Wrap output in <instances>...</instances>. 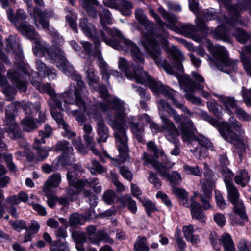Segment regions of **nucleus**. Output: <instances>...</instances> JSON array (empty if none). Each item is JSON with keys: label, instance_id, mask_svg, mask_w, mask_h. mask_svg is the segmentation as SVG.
I'll return each instance as SVG.
<instances>
[{"label": "nucleus", "instance_id": "obj_1", "mask_svg": "<svg viewBox=\"0 0 251 251\" xmlns=\"http://www.w3.org/2000/svg\"><path fill=\"white\" fill-rule=\"evenodd\" d=\"M99 92L100 96L106 100V103L99 102L101 110L107 114L111 109L114 111L117 120L111 121L110 124L115 130L114 136L119 153L115 160L119 163L123 162L128 157L127 137L124 126L125 124L124 118L128 110L127 105L117 97L110 96L107 88L103 85L100 86Z\"/></svg>", "mask_w": 251, "mask_h": 251}, {"label": "nucleus", "instance_id": "obj_2", "mask_svg": "<svg viewBox=\"0 0 251 251\" xmlns=\"http://www.w3.org/2000/svg\"><path fill=\"white\" fill-rule=\"evenodd\" d=\"M136 19L144 27L146 31L144 32V39L142 41L149 56L152 58L157 66H161L169 74L173 75L174 71L172 66L165 60L161 58V51L157 39L164 46L168 45V41L162 36L154 34V25L149 21L143 10L137 9L135 11Z\"/></svg>", "mask_w": 251, "mask_h": 251}, {"label": "nucleus", "instance_id": "obj_3", "mask_svg": "<svg viewBox=\"0 0 251 251\" xmlns=\"http://www.w3.org/2000/svg\"><path fill=\"white\" fill-rule=\"evenodd\" d=\"M32 84L40 92L46 93L52 97L49 101V104L51 108V114L53 118L57 123L59 126L64 129L65 131L64 136L68 138L75 137L76 135L75 133L72 131L70 126L64 121L60 112L61 110H68L67 106H66L65 105H64V107H62L61 100L63 101L65 104H74L75 103L73 93L75 89V85L71 84L69 90L56 95L54 89L49 83L44 84L39 81H33Z\"/></svg>", "mask_w": 251, "mask_h": 251}, {"label": "nucleus", "instance_id": "obj_4", "mask_svg": "<svg viewBox=\"0 0 251 251\" xmlns=\"http://www.w3.org/2000/svg\"><path fill=\"white\" fill-rule=\"evenodd\" d=\"M100 24L103 30L112 37L110 39L106 38L104 31H101L100 36L104 43L107 45L116 50H127L131 49L132 55L135 60H139L143 62L141 54L136 45L131 40L126 38L121 32L117 29H110L106 25L112 24V15L108 9L102 8L100 11Z\"/></svg>", "mask_w": 251, "mask_h": 251}, {"label": "nucleus", "instance_id": "obj_5", "mask_svg": "<svg viewBox=\"0 0 251 251\" xmlns=\"http://www.w3.org/2000/svg\"><path fill=\"white\" fill-rule=\"evenodd\" d=\"M246 7L243 4H237L232 5L228 7L229 13L230 14L231 19H228L226 16H222V20L219 18V17L216 16L215 11L213 9L204 10L201 13H199V8L196 11L193 12L196 15L195 23L197 27L200 30L206 31L207 27L206 26L205 22L217 18V21H222L224 23H226L230 25H234L237 23L241 24V21L239 20L240 13L243 10H245Z\"/></svg>", "mask_w": 251, "mask_h": 251}, {"label": "nucleus", "instance_id": "obj_6", "mask_svg": "<svg viewBox=\"0 0 251 251\" xmlns=\"http://www.w3.org/2000/svg\"><path fill=\"white\" fill-rule=\"evenodd\" d=\"M18 30L26 38L35 40L33 45V51L36 55L43 54L46 58L50 60L51 62L56 61V58H54L57 48H49L47 42L41 41L39 39V35L35 31L33 26L30 25L27 22H23L20 24H16L15 26Z\"/></svg>", "mask_w": 251, "mask_h": 251}, {"label": "nucleus", "instance_id": "obj_7", "mask_svg": "<svg viewBox=\"0 0 251 251\" xmlns=\"http://www.w3.org/2000/svg\"><path fill=\"white\" fill-rule=\"evenodd\" d=\"M143 59V62L139 60H135L132 55L131 49L127 50H124L127 52L130 51L131 55L135 62L133 66L128 64V62L124 58H120L119 60V67L123 72H125L126 75L129 79H134L137 83L143 84H148L151 89V85L152 82H157L154 80L152 79L148 75L147 73L143 71L142 65H144L145 60L143 54L137 47Z\"/></svg>", "mask_w": 251, "mask_h": 251}, {"label": "nucleus", "instance_id": "obj_8", "mask_svg": "<svg viewBox=\"0 0 251 251\" xmlns=\"http://www.w3.org/2000/svg\"><path fill=\"white\" fill-rule=\"evenodd\" d=\"M207 48L213 56V59L209 58V63L212 67L215 66L219 70L226 73H230L237 69L236 61L229 58L228 51L224 47L214 46L208 40Z\"/></svg>", "mask_w": 251, "mask_h": 251}, {"label": "nucleus", "instance_id": "obj_9", "mask_svg": "<svg viewBox=\"0 0 251 251\" xmlns=\"http://www.w3.org/2000/svg\"><path fill=\"white\" fill-rule=\"evenodd\" d=\"M24 0L27 4L28 13L34 19V24L36 27L39 29L42 28L49 31V33L53 36V42L60 45L63 42L62 38L58 34L57 31L49 28V23L46 12H42L39 8L33 7L32 0ZM34 1L35 3L40 6H43L44 5L42 0H34Z\"/></svg>", "mask_w": 251, "mask_h": 251}, {"label": "nucleus", "instance_id": "obj_10", "mask_svg": "<svg viewBox=\"0 0 251 251\" xmlns=\"http://www.w3.org/2000/svg\"><path fill=\"white\" fill-rule=\"evenodd\" d=\"M219 132L226 141L234 144L240 149L241 151H245L244 144L241 136L244 133L241 123L231 117L228 123H225L220 127Z\"/></svg>", "mask_w": 251, "mask_h": 251}, {"label": "nucleus", "instance_id": "obj_11", "mask_svg": "<svg viewBox=\"0 0 251 251\" xmlns=\"http://www.w3.org/2000/svg\"><path fill=\"white\" fill-rule=\"evenodd\" d=\"M231 178L225 176L224 182L227 191V198L229 201L234 205V212L238 215L241 220H236L237 218L233 219L234 222L238 225H242L244 221H247V216L246 214V208L241 200L239 199V193L230 180Z\"/></svg>", "mask_w": 251, "mask_h": 251}, {"label": "nucleus", "instance_id": "obj_12", "mask_svg": "<svg viewBox=\"0 0 251 251\" xmlns=\"http://www.w3.org/2000/svg\"><path fill=\"white\" fill-rule=\"evenodd\" d=\"M160 118L162 125L160 126L152 121L149 124L150 129L153 134L164 132V136L168 141L176 143L178 140L177 137L180 134L176 126L167 116L162 114H160Z\"/></svg>", "mask_w": 251, "mask_h": 251}, {"label": "nucleus", "instance_id": "obj_13", "mask_svg": "<svg viewBox=\"0 0 251 251\" xmlns=\"http://www.w3.org/2000/svg\"><path fill=\"white\" fill-rule=\"evenodd\" d=\"M55 55L54 58H56V61L52 62L59 68L66 75L70 77L72 79L76 81L77 88L82 91L84 88V83L81 80V76L74 67L68 62L65 58L64 52L61 48H57L54 51Z\"/></svg>", "mask_w": 251, "mask_h": 251}, {"label": "nucleus", "instance_id": "obj_14", "mask_svg": "<svg viewBox=\"0 0 251 251\" xmlns=\"http://www.w3.org/2000/svg\"><path fill=\"white\" fill-rule=\"evenodd\" d=\"M192 76L196 82L193 81L189 76H177L180 87L184 92L193 91L195 89L202 90L204 88V78L198 73L192 72Z\"/></svg>", "mask_w": 251, "mask_h": 251}, {"label": "nucleus", "instance_id": "obj_15", "mask_svg": "<svg viewBox=\"0 0 251 251\" xmlns=\"http://www.w3.org/2000/svg\"><path fill=\"white\" fill-rule=\"evenodd\" d=\"M151 89L154 93H161L169 97L173 102L175 105L182 112L189 115H192V112L182 104L179 103L175 99L176 92L170 87L163 85L160 82H152L151 85Z\"/></svg>", "mask_w": 251, "mask_h": 251}, {"label": "nucleus", "instance_id": "obj_16", "mask_svg": "<svg viewBox=\"0 0 251 251\" xmlns=\"http://www.w3.org/2000/svg\"><path fill=\"white\" fill-rule=\"evenodd\" d=\"M80 43L83 47L84 51L89 57L93 56L97 58L99 62L100 67H102L101 71L103 78L108 81L109 73L106 69V64L104 62L101 55V50L100 49V45L98 48L95 46V50L92 52V44L88 41H81Z\"/></svg>", "mask_w": 251, "mask_h": 251}, {"label": "nucleus", "instance_id": "obj_17", "mask_svg": "<svg viewBox=\"0 0 251 251\" xmlns=\"http://www.w3.org/2000/svg\"><path fill=\"white\" fill-rule=\"evenodd\" d=\"M82 171L81 166L74 164L70 167L66 175L67 180L70 187H73L76 189L82 190L86 185H88L87 179H77L78 173Z\"/></svg>", "mask_w": 251, "mask_h": 251}, {"label": "nucleus", "instance_id": "obj_18", "mask_svg": "<svg viewBox=\"0 0 251 251\" xmlns=\"http://www.w3.org/2000/svg\"><path fill=\"white\" fill-rule=\"evenodd\" d=\"M75 97V103L80 109H82L83 111L87 113L88 116L93 118L95 121L98 122L99 119H102L101 115L98 106L100 107L99 103L97 105L93 104L90 106L87 109L86 106L85 102L82 99L80 96V93L78 88L75 87V89L73 93V96Z\"/></svg>", "mask_w": 251, "mask_h": 251}, {"label": "nucleus", "instance_id": "obj_19", "mask_svg": "<svg viewBox=\"0 0 251 251\" xmlns=\"http://www.w3.org/2000/svg\"><path fill=\"white\" fill-rule=\"evenodd\" d=\"M142 159L145 161V165L150 164L163 176H168V170L171 169L175 164L174 162L168 160L160 163L146 152L143 153Z\"/></svg>", "mask_w": 251, "mask_h": 251}, {"label": "nucleus", "instance_id": "obj_20", "mask_svg": "<svg viewBox=\"0 0 251 251\" xmlns=\"http://www.w3.org/2000/svg\"><path fill=\"white\" fill-rule=\"evenodd\" d=\"M215 236H216V234H212L210 240L215 250L219 251L221 249V245L218 243L219 241L223 245L224 251H236L233 241L229 234L224 233L218 240L214 239Z\"/></svg>", "mask_w": 251, "mask_h": 251}, {"label": "nucleus", "instance_id": "obj_21", "mask_svg": "<svg viewBox=\"0 0 251 251\" xmlns=\"http://www.w3.org/2000/svg\"><path fill=\"white\" fill-rule=\"evenodd\" d=\"M79 27L84 35L93 41L94 45L98 48L100 45V42L96 27L93 24L89 23L86 18L80 19Z\"/></svg>", "mask_w": 251, "mask_h": 251}, {"label": "nucleus", "instance_id": "obj_22", "mask_svg": "<svg viewBox=\"0 0 251 251\" xmlns=\"http://www.w3.org/2000/svg\"><path fill=\"white\" fill-rule=\"evenodd\" d=\"M180 129L181 138L184 142H191L195 138L193 131L196 130L195 125L191 120L187 117H183V121Z\"/></svg>", "mask_w": 251, "mask_h": 251}, {"label": "nucleus", "instance_id": "obj_23", "mask_svg": "<svg viewBox=\"0 0 251 251\" xmlns=\"http://www.w3.org/2000/svg\"><path fill=\"white\" fill-rule=\"evenodd\" d=\"M214 187L215 184L211 176H206V182L202 183L201 186L205 198L203 195H200L201 203L205 210H208L211 208L209 202L206 199L211 197L212 190Z\"/></svg>", "mask_w": 251, "mask_h": 251}, {"label": "nucleus", "instance_id": "obj_24", "mask_svg": "<svg viewBox=\"0 0 251 251\" xmlns=\"http://www.w3.org/2000/svg\"><path fill=\"white\" fill-rule=\"evenodd\" d=\"M45 143V140L44 139L35 138L33 145V149L35 151L36 155V161H43L49 156V152L52 150L49 147L41 146L42 144Z\"/></svg>", "mask_w": 251, "mask_h": 251}, {"label": "nucleus", "instance_id": "obj_25", "mask_svg": "<svg viewBox=\"0 0 251 251\" xmlns=\"http://www.w3.org/2000/svg\"><path fill=\"white\" fill-rule=\"evenodd\" d=\"M217 97L219 102L223 105L224 110L229 115L233 114L232 109L237 107V101L233 97L226 96L222 94L213 93Z\"/></svg>", "mask_w": 251, "mask_h": 251}, {"label": "nucleus", "instance_id": "obj_26", "mask_svg": "<svg viewBox=\"0 0 251 251\" xmlns=\"http://www.w3.org/2000/svg\"><path fill=\"white\" fill-rule=\"evenodd\" d=\"M165 50L175 61V67L179 72H182L183 67L182 62L184 60V57L181 51L173 45L167 47Z\"/></svg>", "mask_w": 251, "mask_h": 251}, {"label": "nucleus", "instance_id": "obj_27", "mask_svg": "<svg viewBox=\"0 0 251 251\" xmlns=\"http://www.w3.org/2000/svg\"><path fill=\"white\" fill-rule=\"evenodd\" d=\"M5 131L10 134L11 138L18 139L22 137L21 132L19 130L18 126L15 122L12 114H6V123L5 128Z\"/></svg>", "mask_w": 251, "mask_h": 251}, {"label": "nucleus", "instance_id": "obj_28", "mask_svg": "<svg viewBox=\"0 0 251 251\" xmlns=\"http://www.w3.org/2000/svg\"><path fill=\"white\" fill-rule=\"evenodd\" d=\"M175 24L167 25V27L172 30L177 31L185 37H191L193 34L196 31L195 26L191 24L181 23L178 27H176Z\"/></svg>", "mask_w": 251, "mask_h": 251}, {"label": "nucleus", "instance_id": "obj_29", "mask_svg": "<svg viewBox=\"0 0 251 251\" xmlns=\"http://www.w3.org/2000/svg\"><path fill=\"white\" fill-rule=\"evenodd\" d=\"M110 1L109 3H107V5L113 8H118L122 14L124 15L128 16L132 13V9L133 5L132 3L127 0H120L119 6L117 5L115 3V1Z\"/></svg>", "mask_w": 251, "mask_h": 251}, {"label": "nucleus", "instance_id": "obj_30", "mask_svg": "<svg viewBox=\"0 0 251 251\" xmlns=\"http://www.w3.org/2000/svg\"><path fill=\"white\" fill-rule=\"evenodd\" d=\"M200 230L201 229L198 227L195 229L194 226L192 224L185 225L182 228L184 236L186 240L192 244H196L199 242L200 240L198 236L194 235V232L195 231L200 232Z\"/></svg>", "mask_w": 251, "mask_h": 251}, {"label": "nucleus", "instance_id": "obj_31", "mask_svg": "<svg viewBox=\"0 0 251 251\" xmlns=\"http://www.w3.org/2000/svg\"><path fill=\"white\" fill-rule=\"evenodd\" d=\"M97 132L99 135L97 141L98 143L106 142L109 137L108 129L103 119H99L97 122Z\"/></svg>", "mask_w": 251, "mask_h": 251}, {"label": "nucleus", "instance_id": "obj_32", "mask_svg": "<svg viewBox=\"0 0 251 251\" xmlns=\"http://www.w3.org/2000/svg\"><path fill=\"white\" fill-rule=\"evenodd\" d=\"M191 214L193 219L197 220L200 222L205 221L206 218L202 212L200 204L195 201L194 197L191 198Z\"/></svg>", "mask_w": 251, "mask_h": 251}, {"label": "nucleus", "instance_id": "obj_33", "mask_svg": "<svg viewBox=\"0 0 251 251\" xmlns=\"http://www.w3.org/2000/svg\"><path fill=\"white\" fill-rule=\"evenodd\" d=\"M36 68L40 74L48 77L50 80H54L56 76L55 70L54 68H50L40 60L36 61Z\"/></svg>", "mask_w": 251, "mask_h": 251}, {"label": "nucleus", "instance_id": "obj_34", "mask_svg": "<svg viewBox=\"0 0 251 251\" xmlns=\"http://www.w3.org/2000/svg\"><path fill=\"white\" fill-rule=\"evenodd\" d=\"M211 36L216 40L229 41L228 30L225 25H219L217 28L211 32Z\"/></svg>", "mask_w": 251, "mask_h": 251}, {"label": "nucleus", "instance_id": "obj_35", "mask_svg": "<svg viewBox=\"0 0 251 251\" xmlns=\"http://www.w3.org/2000/svg\"><path fill=\"white\" fill-rule=\"evenodd\" d=\"M121 205L120 207L122 208H125L126 206L130 212L135 214L137 210L136 203L134 200L128 195H125L120 199V200Z\"/></svg>", "mask_w": 251, "mask_h": 251}, {"label": "nucleus", "instance_id": "obj_36", "mask_svg": "<svg viewBox=\"0 0 251 251\" xmlns=\"http://www.w3.org/2000/svg\"><path fill=\"white\" fill-rule=\"evenodd\" d=\"M62 180L61 175L55 173L50 176L44 184L43 191H49L51 187H57Z\"/></svg>", "mask_w": 251, "mask_h": 251}, {"label": "nucleus", "instance_id": "obj_37", "mask_svg": "<svg viewBox=\"0 0 251 251\" xmlns=\"http://www.w3.org/2000/svg\"><path fill=\"white\" fill-rule=\"evenodd\" d=\"M7 14L8 19L12 23H13L16 26V24H19V20H25L27 18L26 12L23 9H18L15 15H13V11L12 9H9L7 11Z\"/></svg>", "mask_w": 251, "mask_h": 251}, {"label": "nucleus", "instance_id": "obj_38", "mask_svg": "<svg viewBox=\"0 0 251 251\" xmlns=\"http://www.w3.org/2000/svg\"><path fill=\"white\" fill-rule=\"evenodd\" d=\"M8 76L11 79L13 84L21 92H25L27 89L26 83L21 79L16 72H8Z\"/></svg>", "mask_w": 251, "mask_h": 251}, {"label": "nucleus", "instance_id": "obj_39", "mask_svg": "<svg viewBox=\"0 0 251 251\" xmlns=\"http://www.w3.org/2000/svg\"><path fill=\"white\" fill-rule=\"evenodd\" d=\"M250 181V177L248 173L246 170L238 171L234 177L235 182L244 187Z\"/></svg>", "mask_w": 251, "mask_h": 251}, {"label": "nucleus", "instance_id": "obj_40", "mask_svg": "<svg viewBox=\"0 0 251 251\" xmlns=\"http://www.w3.org/2000/svg\"><path fill=\"white\" fill-rule=\"evenodd\" d=\"M132 87L139 93L140 97V107L145 110H147L148 106L147 105V102L150 100V95L145 92V90L143 88L138 87L135 85H133Z\"/></svg>", "mask_w": 251, "mask_h": 251}, {"label": "nucleus", "instance_id": "obj_41", "mask_svg": "<svg viewBox=\"0 0 251 251\" xmlns=\"http://www.w3.org/2000/svg\"><path fill=\"white\" fill-rule=\"evenodd\" d=\"M75 161V157L72 152H64L63 154L58 158L57 165L58 167L70 165Z\"/></svg>", "mask_w": 251, "mask_h": 251}, {"label": "nucleus", "instance_id": "obj_42", "mask_svg": "<svg viewBox=\"0 0 251 251\" xmlns=\"http://www.w3.org/2000/svg\"><path fill=\"white\" fill-rule=\"evenodd\" d=\"M99 2L97 0H83V7L88 14L92 17H97V12L94 6H98Z\"/></svg>", "mask_w": 251, "mask_h": 251}, {"label": "nucleus", "instance_id": "obj_43", "mask_svg": "<svg viewBox=\"0 0 251 251\" xmlns=\"http://www.w3.org/2000/svg\"><path fill=\"white\" fill-rule=\"evenodd\" d=\"M134 251H149L150 248L147 245V239L145 237L139 236L134 244Z\"/></svg>", "mask_w": 251, "mask_h": 251}, {"label": "nucleus", "instance_id": "obj_44", "mask_svg": "<svg viewBox=\"0 0 251 251\" xmlns=\"http://www.w3.org/2000/svg\"><path fill=\"white\" fill-rule=\"evenodd\" d=\"M220 162L221 164L222 172L225 176L229 178H232L233 174L230 170L226 167L229 164L228 160L226 154H221L220 155Z\"/></svg>", "mask_w": 251, "mask_h": 251}, {"label": "nucleus", "instance_id": "obj_45", "mask_svg": "<svg viewBox=\"0 0 251 251\" xmlns=\"http://www.w3.org/2000/svg\"><path fill=\"white\" fill-rule=\"evenodd\" d=\"M23 130L26 132H32L37 128L34 120L29 117H26L22 120Z\"/></svg>", "mask_w": 251, "mask_h": 251}, {"label": "nucleus", "instance_id": "obj_46", "mask_svg": "<svg viewBox=\"0 0 251 251\" xmlns=\"http://www.w3.org/2000/svg\"><path fill=\"white\" fill-rule=\"evenodd\" d=\"M130 128L136 139L140 142L143 141V135L144 129L142 126H139L137 123L131 122Z\"/></svg>", "mask_w": 251, "mask_h": 251}, {"label": "nucleus", "instance_id": "obj_47", "mask_svg": "<svg viewBox=\"0 0 251 251\" xmlns=\"http://www.w3.org/2000/svg\"><path fill=\"white\" fill-rule=\"evenodd\" d=\"M234 36L240 43H244L251 38V35L247 34L245 31L240 28H235L231 30Z\"/></svg>", "mask_w": 251, "mask_h": 251}, {"label": "nucleus", "instance_id": "obj_48", "mask_svg": "<svg viewBox=\"0 0 251 251\" xmlns=\"http://www.w3.org/2000/svg\"><path fill=\"white\" fill-rule=\"evenodd\" d=\"M85 222V219L82 215L74 213L69 217V225L71 227H75L78 225H82Z\"/></svg>", "mask_w": 251, "mask_h": 251}, {"label": "nucleus", "instance_id": "obj_49", "mask_svg": "<svg viewBox=\"0 0 251 251\" xmlns=\"http://www.w3.org/2000/svg\"><path fill=\"white\" fill-rule=\"evenodd\" d=\"M207 107L209 111L212 112L217 117L220 118L222 116V108L215 101H208L207 102Z\"/></svg>", "mask_w": 251, "mask_h": 251}, {"label": "nucleus", "instance_id": "obj_50", "mask_svg": "<svg viewBox=\"0 0 251 251\" xmlns=\"http://www.w3.org/2000/svg\"><path fill=\"white\" fill-rule=\"evenodd\" d=\"M193 141H197L198 144L201 145L202 147L206 148L208 149H213L212 145L211 142L204 136L200 135L193 139L191 142ZM190 143V142H189Z\"/></svg>", "mask_w": 251, "mask_h": 251}, {"label": "nucleus", "instance_id": "obj_51", "mask_svg": "<svg viewBox=\"0 0 251 251\" xmlns=\"http://www.w3.org/2000/svg\"><path fill=\"white\" fill-rule=\"evenodd\" d=\"M158 12L165 20L172 25L175 24L177 22V18L174 14L167 12L162 7L158 8Z\"/></svg>", "mask_w": 251, "mask_h": 251}, {"label": "nucleus", "instance_id": "obj_52", "mask_svg": "<svg viewBox=\"0 0 251 251\" xmlns=\"http://www.w3.org/2000/svg\"><path fill=\"white\" fill-rule=\"evenodd\" d=\"M54 150L62 151L64 152H72L73 151V148L66 141L63 140L58 142L54 147Z\"/></svg>", "mask_w": 251, "mask_h": 251}, {"label": "nucleus", "instance_id": "obj_53", "mask_svg": "<svg viewBox=\"0 0 251 251\" xmlns=\"http://www.w3.org/2000/svg\"><path fill=\"white\" fill-rule=\"evenodd\" d=\"M97 239H90L91 243L97 245H99L101 241H104L105 242H108L110 244H112L113 243V240L111 238H109L106 234L103 232H98L97 234Z\"/></svg>", "mask_w": 251, "mask_h": 251}, {"label": "nucleus", "instance_id": "obj_54", "mask_svg": "<svg viewBox=\"0 0 251 251\" xmlns=\"http://www.w3.org/2000/svg\"><path fill=\"white\" fill-rule=\"evenodd\" d=\"M147 147L149 150L151 151L154 156L157 158L159 156H163L164 155V152L162 149L160 148H158L154 142L152 141L149 142L147 144Z\"/></svg>", "mask_w": 251, "mask_h": 251}, {"label": "nucleus", "instance_id": "obj_55", "mask_svg": "<svg viewBox=\"0 0 251 251\" xmlns=\"http://www.w3.org/2000/svg\"><path fill=\"white\" fill-rule=\"evenodd\" d=\"M183 170L187 175L199 176L202 175V171L199 169L198 166L192 167L185 164L183 166Z\"/></svg>", "mask_w": 251, "mask_h": 251}, {"label": "nucleus", "instance_id": "obj_56", "mask_svg": "<svg viewBox=\"0 0 251 251\" xmlns=\"http://www.w3.org/2000/svg\"><path fill=\"white\" fill-rule=\"evenodd\" d=\"M51 251H69L68 246L66 242L58 241L55 242L50 247Z\"/></svg>", "mask_w": 251, "mask_h": 251}, {"label": "nucleus", "instance_id": "obj_57", "mask_svg": "<svg viewBox=\"0 0 251 251\" xmlns=\"http://www.w3.org/2000/svg\"><path fill=\"white\" fill-rule=\"evenodd\" d=\"M87 77L89 80L88 84L91 86L93 83H97L99 81V77L97 74V72L94 69L92 68H89L87 71Z\"/></svg>", "mask_w": 251, "mask_h": 251}, {"label": "nucleus", "instance_id": "obj_58", "mask_svg": "<svg viewBox=\"0 0 251 251\" xmlns=\"http://www.w3.org/2000/svg\"><path fill=\"white\" fill-rule=\"evenodd\" d=\"M117 197L115 192L112 190H107L102 196L103 200L108 204H112L114 203Z\"/></svg>", "mask_w": 251, "mask_h": 251}, {"label": "nucleus", "instance_id": "obj_59", "mask_svg": "<svg viewBox=\"0 0 251 251\" xmlns=\"http://www.w3.org/2000/svg\"><path fill=\"white\" fill-rule=\"evenodd\" d=\"M157 105L158 109L160 111L159 114L161 113L163 115V112L164 111L169 113L173 109L170 104L163 99L159 100L157 103Z\"/></svg>", "mask_w": 251, "mask_h": 251}, {"label": "nucleus", "instance_id": "obj_60", "mask_svg": "<svg viewBox=\"0 0 251 251\" xmlns=\"http://www.w3.org/2000/svg\"><path fill=\"white\" fill-rule=\"evenodd\" d=\"M7 47L8 48L12 49L17 48L20 52L21 55L20 58H22V52H21V46L17 43L16 41V37L14 36H10L7 39Z\"/></svg>", "mask_w": 251, "mask_h": 251}, {"label": "nucleus", "instance_id": "obj_61", "mask_svg": "<svg viewBox=\"0 0 251 251\" xmlns=\"http://www.w3.org/2000/svg\"><path fill=\"white\" fill-rule=\"evenodd\" d=\"M234 112L239 119L245 121H251V116L240 107H237Z\"/></svg>", "mask_w": 251, "mask_h": 251}, {"label": "nucleus", "instance_id": "obj_62", "mask_svg": "<svg viewBox=\"0 0 251 251\" xmlns=\"http://www.w3.org/2000/svg\"><path fill=\"white\" fill-rule=\"evenodd\" d=\"M89 169L92 174H94L96 172H97L99 174L105 172V169L98 161L95 160H93L91 161V165L89 167Z\"/></svg>", "mask_w": 251, "mask_h": 251}, {"label": "nucleus", "instance_id": "obj_63", "mask_svg": "<svg viewBox=\"0 0 251 251\" xmlns=\"http://www.w3.org/2000/svg\"><path fill=\"white\" fill-rule=\"evenodd\" d=\"M21 106L25 112V114L30 115L32 113L33 110L37 111L39 110V107H36L29 101H25L21 104Z\"/></svg>", "mask_w": 251, "mask_h": 251}, {"label": "nucleus", "instance_id": "obj_64", "mask_svg": "<svg viewBox=\"0 0 251 251\" xmlns=\"http://www.w3.org/2000/svg\"><path fill=\"white\" fill-rule=\"evenodd\" d=\"M71 236L76 244L84 243L86 241V235L83 232L75 231L72 232Z\"/></svg>", "mask_w": 251, "mask_h": 251}]
</instances>
